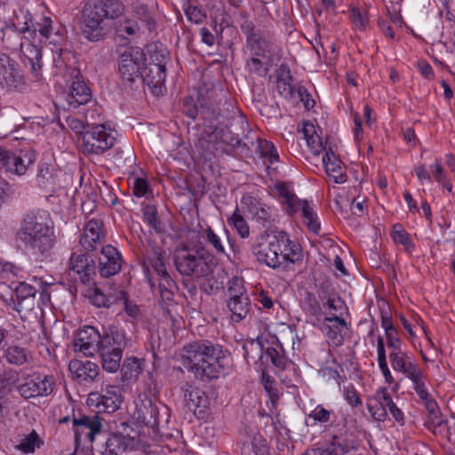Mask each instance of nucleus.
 <instances>
[{
    "label": "nucleus",
    "instance_id": "f257e3e1",
    "mask_svg": "<svg viewBox=\"0 0 455 455\" xmlns=\"http://www.w3.org/2000/svg\"><path fill=\"white\" fill-rule=\"evenodd\" d=\"M257 261L272 269L286 271L303 259L301 245L283 230H264L251 247Z\"/></svg>",
    "mask_w": 455,
    "mask_h": 455
},
{
    "label": "nucleus",
    "instance_id": "f03ea898",
    "mask_svg": "<svg viewBox=\"0 0 455 455\" xmlns=\"http://www.w3.org/2000/svg\"><path fill=\"white\" fill-rule=\"evenodd\" d=\"M217 98L216 90L212 88L200 89L197 92L196 100L192 96L183 99L182 113L192 119H196L199 116L215 140H221L233 147H241L242 138L238 133L231 134L232 132L225 124V116L219 108L221 99L218 100Z\"/></svg>",
    "mask_w": 455,
    "mask_h": 455
},
{
    "label": "nucleus",
    "instance_id": "7ed1b4c3",
    "mask_svg": "<svg viewBox=\"0 0 455 455\" xmlns=\"http://www.w3.org/2000/svg\"><path fill=\"white\" fill-rule=\"evenodd\" d=\"M224 357L222 346L209 339L187 343L180 350L183 367L202 382L219 379L224 368L221 362Z\"/></svg>",
    "mask_w": 455,
    "mask_h": 455
},
{
    "label": "nucleus",
    "instance_id": "20e7f679",
    "mask_svg": "<svg viewBox=\"0 0 455 455\" xmlns=\"http://www.w3.org/2000/svg\"><path fill=\"white\" fill-rule=\"evenodd\" d=\"M237 23L244 36L243 48L244 53L268 60L281 57V47L271 24L254 22L246 10L239 11Z\"/></svg>",
    "mask_w": 455,
    "mask_h": 455
},
{
    "label": "nucleus",
    "instance_id": "39448f33",
    "mask_svg": "<svg viewBox=\"0 0 455 455\" xmlns=\"http://www.w3.org/2000/svg\"><path fill=\"white\" fill-rule=\"evenodd\" d=\"M17 237L32 254L42 259L51 255L56 241L53 227L43 221L36 212H29L24 216Z\"/></svg>",
    "mask_w": 455,
    "mask_h": 455
},
{
    "label": "nucleus",
    "instance_id": "423d86ee",
    "mask_svg": "<svg viewBox=\"0 0 455 455\" xmlns=\"http://www.w3.org/2000/svg\"><path fill=\"white\" fill-rule=\"evenodd\" d=\"M209 256V252L203 246L195 247V250L185 247L175 254L174 264L181 275L201 278L212 273V265L207 260Z\"/></svg>",
    "mask_w": 455,
    "mask_h": 455
},
{
    "label": "nucleus",
    "instance_id": "0eeeda50",
    "mask_svg": "<svg viewBox=\"0 0 455 455\" xmlns=\"http://www.w3.org/2000/svg\"><path fill=\"white\" fill-rule=\"evenodd\" d=\"M102 420L103 419L98 413L73 416L76 454H79L80 450L82 451L92 450V442L95 435L101 430Z\"/></svg>",
    "mask_w": 455,
    "mask_h": 455
},
{
    "label": "nucleus",
    "instance_id": "6e6552de",
    "mask_svg": "<svg viewBox=\"0 0 455 455\" xmlns=\"http://www.w3.org/2000/svg\"><path fill=\"white\" fill-rule=\"evenodd\" d=\"M56 381L53 375L42 374L38 371L22 373L20 383L16 388L20 395L28 400L39 396H48L55 389Z\"/></svg>",
    "mask_w": 455,
    "mask_h": 455
},
{
    "label": "nucleus",
    "instance_id": "1a4fd4ad",
    "mask_svg": "<svg viewBox=\"0 0 455 455\" xmlns=\"http://www.w3.org/2000/svg\"><path fill=\"white\" fill-rule=\"evenodd\" d=\"M146 60V53L140 47L132 46L120 52L117 62L122 81L131 84L140 79Z\"/></svg>",
    "mask_w": 455,
    "mask_h": 455
},
{
    "label": "nucleus",
    "instance_id": "9d476101",
    "mask_svg": "<svg viewBox=\"0 0 455 455\" xmlns=\"http://www.w3.org/2000/svg\"><path fill=\"white\" fill-rule=\"evenodd\" d=\"M115 140L104 124H97L84 131L81 147L85 155H102L113 148Z\"/></svg>",
    "mask_w": 455,
    "mask_h": 455
},
{
    "label": "nucleus",
    "instance_id": "9b49d317",
    "mask_svg": "<svg viewBox=\"0 0 455 455\" xmlns=\"http://www.w3.org/2000/svg\"><path fill=\"white\" fill-rule=\"evenodd\" d=\"M80 29L90 42H100L108 33V23L85 2L80 12Z\"/></svg>",
    "mask_w": 455,
    "mask_h": 455
},
{
    "label": "nucleus",
    "instance_id": "f8f14e48",
    "mask_svg": "<svg viewBox=\"0 0 455 455\" xmlns=\"http://www.w3.org/2000/svg\"><path fill=\"white\" fill-rule=\"evenodd\" d=\"M68 270L76 274L83 283L89 284L96 275L95 261L91 253L74 249L69 258Z\"/></svg>",
    "mask_w": 455,
    "mask_h": 455
},
{
    "label": "nucleus",
    "instance_id": "ddd939ff",
    "mask_svg": "<svg viewBox=\"0 0 455 455\" xmlns=\"http://www.w3.org/2000/svg\"><path fill=\"white\" fill-rule=\"evenodd\" d=\"M0 86L16 92L26 88L24 77L15 68V61L3 52H0Z\"/></svg>",
    "mask_w": 455,
    "mask_h": 455
},
{
    "label": "nucleus",
    "instance_id": "4468645a",
    "mask_svg": "<svg viewBox=\"0 0 455 455\" xmlns=\"http://www.w3.org/2000/svg\"><path fill=\"white\" fill-rule=\"evenodd\" d=\"M35 161L34 152H22L17 156L0 148V170L4 168L6 172L19 176L23 175L34 164Z\"/></svg>",
    "mask_w": 455,
    "mask_h": 455
},
{
    "label": "nucleus",
    "instance_id": "2eb2a0df",
    "mask_svg": "<svg viewBox=\"0 0 455 455\" xmlns=\"http://www.w3.org/2000/svg\"><path fill=\"white\" fill-rule=\"evenodd\" d=\"M88 400L98 409V415L101 412L110 414L120 408L123 396L119 387L108 386L103 394L91 393Z\"/></svg>",
    "mask_w": 455,
    "mask_h": 455
},
{
    "label": "nucleus",
    "instance_id": "dca6fc26",
    "mask_svg": "<svg viewBox=\"0 0 455 455\" xmlns=\"http://www.w3.org/2000/svg\"><path fill=\"white\" fill-rule=\"evenodd\" d=\"M98 261V271L100 275L107 278L120 272L123 264V258L119 251L115 246L107 244L101 248Z\"/></svg>",
    "mask_w": 455,
    "mask_h": 455
},
{
    "label": "nucleus",
    "instance_id": "f3484780",
    "mask_svg": "<svg viewBox=\"0 0 455 455\" xmlns=\"http://www.w3.org/2000/svg\"><path fill=\"white\" fill-rule=\"evenodd\" d=\"M101 336L95 327L84 326L76 333L74 347L85 355L92 356L99 350Z\"/></svg>",
    "mask_w": 455,
    "mask_h": 455
},
{
    "label": "nucleus",
    "instance_id": "a211bd4d",
    "mask_svg": "<svg viewBox=\"0 0 455 455\" xmlns=\"http://www.w3.org/2000/svg\"><path fill=\"white\" fill-rule=\"evenodd\" d=\"M184 400L188 410L195 414H204L209 408L210 399L206 393L191 383H186L182 387Z\"/></svg>",
    "mask_w": 455,
    "mask_h": 455
},
{
    "label": "nucleus",
    "instance_id": "6ab92c4d",
    "mask_svg": "<svg viewBox=\"0 0 455 455\" xmlns=\"http://www.w3.org/2000/svg\"><path fill=\"white\" fill-rule=\"evenodd\" d=\"M86 3L107 23L119 19L124 13V5L120 0H89Z\"/></svg>",
    "mask_w": 455,
    "mask_h": 455
},
{
    "label": "nucleus",
    "instance_id": "aec40b11",
    "mask_svg": "<svg viewBox=\"0 0 455 455\" xmlns=\"http://www.w3.org/2000/svg\"><path fill=\"white\" fill-rule=\"evenodd\" d=\"M140 79L152 90L153 93L158 94L166 79V68L162 64L145 63Z\"/></svg>",
    "mask_w": 455,
    "mask_h": 455
},
{
    "label": "nucleus",
    "instance_id": "412c9836",
    "mask_svg": "<svg viewBox=\"0 0 455 455\" xmlns=\"http://www.w3.org/2000/svg\"><path fill=\"white\" fill-rule=\"evenodd\" d=\"M128 342L125 331L112 326L102 333L98 351L124 352Z\"/></svg>",
    "mask_w": 455,
    "mask_h": 455
},
{
    "label": "nucleus",
    "instance_id": "4be33fe9",
    "mask_svg": "<svg viewBox=\"0 0 455 455\" xmlns=\"http://www.w3.org/2000/svg\"><path fill=\"white\" fill-rule=\"evenodd\" d=\"M65 100L71 108H77L81 105L88 103L92 99V91L84 81L75 80L69 91L64 95Z\"/></svg>",
    "mask_w": 455,
    "mask_h": 455
},
{
    "label": "nucleus",
    "instance_id": "5701e85b",
    "mask_svg": "<svg viewBox=\"0 0 455 455\" xmlns=\"http://www.w3.org/2000/svg\"><path fill=\"white\" fill-rule=\"evenodd\" d=\"M347 328V324L345 319L338 315L325 316L323 320L322 331L335 346H340L343 344L344 339L341 331L343 329Z\"/></svg>",
    "mask_w": 455,
    "mask_h": 455
},
{
    "label": "nucleus",
    "instance_id": "b1692460",
    "mask_svg": "<svg viewBox=\"0 0 455 455\" xmlns=\"http://www.w3.org/2000/svg\"><path fill=\"white\" fill-rule=\"evenodd\" d=\"M242 204L248 206L252 218L263 227H270L274 221L271 210L266 204H261L252 196L243 197Z\"/></svg>",
    "mask_w": 455,
    "mask_h": 455
},
{
    "label": "nucleus",
    "instance_id": "393cba45",
    "mask_svg": "<svg viewBox=\"0 0 455 455\" xmlns=\"http://www.w3.org/2000/svg\"><path fill=\"white\" fill-rule=\"evenodd\" d=\"M389 360L392 368L395 371L403 373L408 379L413 377L414 374L421 370L419 364H417L411 357L403 351L390 353Z\"/></svg>",
    "mask_w": 455,
    "mask_h": 455
},
{
    "label": "nucleus",
    "instance_id": "a878e982",
    "mask_svg": "<svg viewBox=\"0 0 455 455\" xmlns=\"http://www.w3.org/2000/svg\"><path fill=\"white\" fill-rule=\"evenodd\" d=\"M69 369L75 371L76 379L81 383L92 382L99 375V366L91 361H71Z\"/></svg>",
    "mask_w": 455,
    "mask_h": 455
},
{
    "label": "nucleus",
    "instance_id": "bb28decb",
    "mask_svg": "<svg viewBox=\"0 0 455 455\" xmlns=\"http://www.w3.org/2000/svg\"><path fill=\"white\" fill-rule=\"evenodd\" d=\"M20 49L23 52L28 64L30 66L32 74L36 79L41 77L42 50L35 43H21Z\"/></svg>",
    "mask_w": 455,
    "mask_h": 455
},
{
    "label": "nucleus",
    "instance_id": "cd10ccee",
    "mask_svg": "<svg viewBox=\"0 0 455 455\" xmlns=\"http://www.w3.org/2000/svg\"><path fill=\"white\" fill-rule=\"evenodd\" d=\"M298 212H301L303 223L307 229L314 234H317L320 230V222L314 207L307 200L300 199L298 204H295L294 214Z\"/></svg>",
    "mask_w": 455,
    "mask_h": 455
},
{
    "label": "nucleus",
    "instance_id": "c85d7f7f",
    "mask_svg": "<svg viewBox=\"0 0 455 455\" xmlns=\"http://www.w3.org/2000/svg\"><path fill=\"white\" fill-rule=\"evenodd\" d=\"M355 448L353 443L347 438V430L346 426L339 433L332 434L331 441L326 449L331 455H345Z\"/></svg>",
    "mask_w": 455,
    "mask_h": 455
},
{
    "label": "nucleus",
    "instance_id": "c756f323",
    "mask_svg": "<svg viewBox=\"0 0 455 455\" xmlns=\"http://www.w3.org/2000/svg\"><path fill=\"white\" fill-rule=\"evenodd\" d=\"M323 164L329 177L332 178L335 183L346 182L347 176L343 172L342 162L338 159L332 151H327L323 156Z\"/></svg>",
    "mask_w": 455,
    "mask_h": 455
},
{
    "label": "nucleus",
    "instance_id": "7c9ffc66",
    "mask_svg": "<svg viewBox=\"0 0 455 455\" xmlns=\"http://www.w3.org/2000/svg\"><path fill=\"white\" fill-rule=\"evenodd\" d=\"M3 357L11 365L21 366L30 361L32 354L27 347L9 345L4 349Z\"/></svg>",
    "mask_w": 455,
    "mask_h": 455
},
{
    "label": "nucleus",
    "instance_id": "2f4dec72",
    "mask_svg": "<svg viewBox=\"0 0 455 455\" xmlns=\"http://www.w3.org/2000/svg\"><path fill=\"white\" fill-rule=\"evenodd\" d=\"M319 299L323 307H328L331 311H333L332 315H342L348 310L345 301L334 290L325 291L323 289L319 293Z\"/></svg>",
    "mask_w": 455,
    "mask_h": 455
},
{
    "label": "nucleus",
    "instance_id": "473e14b6",
    "mask_svg": "<svg viewBox=\"0 0 455 455\" xmlns=\"http://www.w3.org/2000/svg\"><path fill=\"white\" fill-rule=\"evenodd\" d=\"M144 360L137 357H126L120 365L121 378L123 381H135L142 372Z\"/></svg>",
    "mask_w": 455,
    "mask_h": 455
},
{
    "label": "nucleus",
    "instance_id": "72a5a7b5",
    "mask_svg": "<svg viewBox=\"0 0 455 455\" xmlns=\"http://www.w3.org/2000/svg\"><path fill=\"white\" fill-rule=\"evenodd\" d=\"M227 307L231 313V321L237 323L245 319L249 315L251 308V302L249 296L242 297L235 300L227 301Z\"/></svg>",
    "mask_w": 455,
    "mask_h": 455
},
{
    "label": "nucleus",
    "instance_id": "f704fd0d",
    "mask_svg": "<svg viewBox=\"0 0 455 455\" xmlns=\"http://www.w3.org/2000/svg\"><path fill=\"white\" fill-rule=\"evenodd\" d=\"M132 445V439H125V437L112 433L105 443L104 455H121Z\"/></svg>",
    "mask_w": 455,
    "mask_h": 455
},
{
    "label": "nucleus",
    "instance_id": "c9c22d12",
    "mask_svg": "<svg viewBox=\"0 0 455 455\" xmlns=\"http://www.w3.org/2000/svg\"><path fill=\"white\" fill-rule=\"evenodd\" d=\"M274 60L261 58V56L249 55L245 60V68L250 75L265 77L269 72Z\"/></svg>",
    "mask_w": 455,
    "mask_h": 455
},
{
    "label": "nucleus",
    "instance_id": "e433bc0d",
    "mask_svg": "<svg viewBox=\"0 0 455 455\" xmlns=\"http://www.w3.org/2000/svg\"><path fill=\"white\" fill-rule=\"evenodd\" d=\"M158 415V408L152 403L151 400L142 403L141 406L138 409V419L145 426L153 429L156 428L159 425Z\"/></svg>",
    "mask_w": 455,
    "mask_h": 455
},
{
    "label": "nucleus",
    "instance_id": "4c0bfd02",
    "mask_svg": "<svg viewBox=\"0 0 455 455\" xmlns=\"http://www.w3.org/2000/svg\"><path fill=\"white\" fill-rule=\"evenodd\" d=\"M9 306L19 314L20 317L25 321L31 316L36 315V299L34 298H28L20 300H13V296L11 295Z\"/></svg>",
    "mask_w": 455,
    "mask_h": 455
},
{
    "label": "nucleus",
    "instance_id": "58836bf2",
    "mask_svg": "<svg viewBox=\"0 0 455 455\" xmlns=\"http://www.w3.org/2000/svg\"><path fill=\"white\" fill-rule=\"evenodd\" d=\"M375 396L378 397V399H379L380 401H382L385 409H388L390 414L393 416L395 420L401 426H403L405 423L403 412L394 403L386 387H381L378 389Z\"/></svg>",
    "mask_w": 455,
    "mask_h": 455
},
{
    "label": "nucleus",
    "instance_id": "ea45409f",
    "mask_svg": "<svg viewBox=\"0 0 455 455\" xmlns=\"http://www.w3.org/2000/svg\"><path fill=\"white\" fill-rule=\"evenodd\" d=\"M19 372L12 368H5L0 371V395L6 396L17 387Z\"/></svg>",
    "mask_w": 455,
    "mask_h": 455
},
{
    "label": "nucleus",
    "instance_id": "a19ab883",
    "mask_svg": "<svg viewBox=\"0 0 455 455\" xmlns=\"http://www.w3.org/2000/svg\"><path fill=\"white\" fill-rule=\"evenodd\" d=\"M177 285L172 277H167L158 283L160 302L163 307H168L174 304V290Z\"/></svg>",
    "mask_w": 455,
    "mask_h": 455
},
{
    "label": "nucleus",
    "instance_id": "79ce46f5",
    "mask_svg": "<svg viewBox=\"0 0 455 455\" xmlns=\"http://www.w3.org/2000/svg\"><path fill=\"white\" fill-rule=\"evenodd\" d=\"M101 358L102 368L108 372H116L120 368L124 352L97 351Z\"/></svg>",
    "mask_w": 455,
    "mask_h": 455
},
{
    "label": "nucleus",
    "instance_id": "37998d69",
    "mask_svg": "<svg viewBox=\"0 0 455 455\" xmlns=\"http://www.w3.org/2000/svg\"><path fill=\"white\" fill-rule=\"evenodd\" d=\"M243 278L238 276L231 277L227 283V301L235 300L240 298L248 297Z\"/></svg>",
    "mask_w": 455,
    "mask_h": 455
},
{
    "label": "nucleus",
    "instance_id": "c03bdc74",
    "mask_svg": "<svg viewBox=\"0 0 455 455\" xmlns=\"http://www.w3.org/2000/svg\"><path fill=\"white\" fill-rule=\"evenodd\" d=\"M266 356L277 369L283 371L286 368L288 360L280 343L276 344V347H267L266 350Z\"/></svg>",
    "mask_w": 455,
    "mask_h": 455
},
{
    "label": "nucleus",
    "instance_id": "a18cd8bd",
    "mask_svg": "<svg viewBox=\"0 0 455 455\" xmlns=\"http://www.w3.org/2000/svg\"><path fill=\"white\" fill-rule=\"evenodd\" d=\"M392 238L394 242L397 244L403 245L404 249L408 252H411L415 244L410 237L409 233L403 228L401 224H395L392 229Z\"/></svg>",
    "mask_w": 455,
    "mask_h": 455
},
{
    "label": "nucleus",
    "instance_id": "49530a36",
    "mask_svg": "<svg viewBox=\"0 0 455 455\" xmlns=\"http://www.w3.org/2000/svg\"><path fill=\"white\" fill-rule=\"evenodd\" d=\"M275 188L281 197L284 199L286 204L285 211L289 215L294 214L295 204L300 200L297 196L290 190L288 185L281 182L275 185Z\"/></svg>",
    "mask_w": 455,
    "mask_h": 455
},
{
    "label": "nucleus",
    "instance_id": "de8ad7c7",
    "mask_svg": "<svg viewBox=\"0 0 455 455\" xmlns=\"http://www.w3.org/2000/svg\"><path fill=\"white\" fill-rule=\"evenodd\" d=\"M88 298L92 305L97 307H109L117 298L112 295H106L102 291L94 286L88 291Z\"/></svg>",
    "mask_w": 455,
    "mask_h": 455
},
{
    "label": "nucleus",
    "instance_id": "09e8293b",
    "mask_svg": "<svg viewBox=\"0 0 455 455\" xmlns=\"http://www.w3.org/2000/svg\"><path fill=\"white\" fill-rule=\"evenodd\" d=\"M424 405L428 412V419L427 421L428 427H442L443 426V420L442 419L440 409L437 403L431 398L425 402Z\"/></svg>",
    "mask_w": 455,
    "mask_h": 455
},
{
    "label": "nucleus",
    "instance_id": "8fccbe9b",
    "mask_svg": "<svg viewBox=\"0 0 455 455\" xmlns=\"http://www.w3.org/2000/svg\"><path fill=\"white\" fill-rule=\"evenodd\" d=\"M143 220L156 233L164 232V227L155 205L148 204L143 208Z\"/></svg>",
    "mask_w": 455,
    "mask_h": 455
},
{
    "label": "nucleus",
    "instance_id": "3c124183",
    "mask_svg": "<svg viewBox=\"0 0 455 455\" xmlns=\"http://www.w3.org/2000/svg\"><path fill=\"white\" fill-rule=\"evenodd\" d=\"M228 222L229 225L233 226L236 230L237 234L243 239L248 238L250 235V228L245 220V219L242 216L239 210H236L233 212V214L228 219Z\"/></svg>",
    "mask_w": 455,
    "mask_h": 455
},
{
    "label": "nucleus",
    "instance_id": "603ef678",
    "mask_svg": "<svg viewBox=\"0 0 455 455\" xmlns=\"http://www.w3.org/2000/svg\"><path fill=\"white\" fill-rule=\"evenodd\" d=\"M258 148L261 157L267 159L270 164L279 161L277 149L271 141L259 139Z\"/></svg>",
    "mask_w": 455,
    "mask_h": 455
},
{
    "label": "nucleus",
    "instance_id": "864d4df0",
    "mask_svg": "<svg viewBox=\"0 0 455 455\" xmlns=\"http://www.w3.org/2000/svg\"><path fill=\"white\" fill-rule=\"evenodd\" d=\"M203 237L212 246L216 254L226 255L225 247L221 242V238L214 230L208 227L203 231Z\"/></svg>",
    "mask_w": 455,
    "mask_h": 455
},
{
    "label": "nucleus",
    "instance_id": "5fc2aeb1",
    "mask_svg": "<svg viewBox=\"0 0 455 455\" xmlns=\"http://www.w3.org/2000/svg\"><path fill=\"white\" fill-rule=\"evenodd\" d=\"M42 441L36 431H32L28 434L21 442L16 446V448L23 453H32L35 451L36 447H40Z\"/></svg>",
    "mask_w": 455,
    "mask_h": 455
},
{
    "label": "nucleus",
    "instance_id": "6e6d98bb",
    "mask_svg": "<svg viewBox=\"0 0 455 455\" xmlns=\"http://www.w3.org/2000/svg\"><path fill=\"white\" fill-rule=\"evenodd\" d=\"M304 137L307 140V144L310 149V151L314 155H318L323 150V143L321 138L315 134L314 126L310 125L309 128L304 127Z\"/></svg>",
    "mask_w": 455,
    "mask_h": 455
},
{
    "label": "nucleus",
    "instance_id": "4d7b16f0",
    "mask_svg": "<svg viewBox=\"0 0 455 455\" xmlns=\"http://www.w3.org/2000/svg\"><path fill=\"white\" fill-rule=\"evenodd\" d=\"M149 60L150 64H162L166 68L169 52L162 44L160 46L156 44L154 50H149Z\"/></svg>",
    "mask_w": 455,
    "mask_h": 455
},
{
    "label": "nucleus",
    "instance_id": "13d9d810",
    "mask_svg": "<svg viewBox=\"0 0 455 455\" xmlns=\"http://www.w3.org/2000/svg\"><path fill=\"white\" fill-rule=\"evenodd\" d=\"M116 30L120 36H135L139 30V25L135 20H125L124 21L119 20L116 24Z\"/></svg>",
    "mask_w": 455,
    "mask_h": 455
},
{
    "label": "nucleus",
    "instance_id": "bf43d9fd",
    "mask_svg": "<svg viewBox=\"0 0 455 455\" xmlns=\"http://www.w3.org/2000/svg\"><path fill=\"white\" fill-rule=\"evenodd\" d=\"M367 408L371 417L378 421H385L387 417V412L382 403V401L376 397L374 403H368Z\"/></svg>",
    "mask_w": 455,
    "mask_h": 455
},
{
    "label": "nucleus",
    "instance_id": "052dcab7",
    "mask_svg": "<svg viewBox=\"0 0 455 455\" xmlns=\"http://www.w3.org/2000/svg\"><path fill=\"white\" fill-rule=\"evenodd\" d=\"M14 294L15 298H13V300L34 298L36 295V289L28 283L21 282L15 287Z\"/></svg>",
    "mask_w": 455,
    "mask_h": 455
},
{
    "label": "nucleus",
    "instance_id": "680f3d73",
    "mask_svg": "<svg viewBox=\"0 0 455 455\" xmlns=\"http://www.w3.org/2000/svg\"><path fill=\"white\" fill-rule=\"evenodd\" d=\"M150 264L154 270L156 272L159 277V282L163 281L165 278L167 279V277H171V275L167 272L164 259V255L162 253H156V256L151 259Z\"/></svg>",
    "mask_w": 455,
    "mask_h": 455
},
{
    "label": "nucleus",
    "instance_id": "e2e57ef3",
    "mask_svg": "<svg viewBox=\"0 0 455 455\" xmlns=\"http://www.w3.org/2000/svg\"><path fill=\"white\" fill-rule=\"evenodd\" d=\"M26 21L23 26L19 28L20 34L22 35V38L27 40L28 43H35L36 37L37 36V28L36 25L33 23L31 18L26 17Z\"/></svg>",
    "mask_w": 455,
    "mask_h": 455
},
{
    "label": "nucleus",
    "instance_id": "0e129e2a",
    "mask_svg": "<svg viewBox=\"0 0 455 455\" xmlns=\"http://www.w3.org/2000/svg\"><path fill=\"white\" fill-rule=\"evenodd\" d=\"M332 411L325 409L322 404H318L313 411L308 414V418L313 419L315 422L327 423L330 421Z\"/></svg>",
    "mask_w": 455,
    "mask_h": 455
},
{
    "label": "nucleus",
    "instance_id": "69168bd1",
    "mask_svg": "<svg viewBox=\"0 0 455 455\" xmlns=\"http://www.w3.org/2000/svg\"><path fill=\"white\" fill-rule=\"evenodd\" d=\"M261 381L264 388L274 403L278 399V390L275 387V380L269 375L262 373Z\"/></svg>",
    "mask_w": 455,
    "mask_h": 455
},
{
    "label": "nucleus",
    "instance_id": "338daca9",
    "mask_svg": "<svg viewBox=\"0 0 455 455\" xmlns=\"http://www.w3.org/2000/svg\"><path fill=\"white\" fill-rule=\"evenodd\" d=\"M251 445L255 455H270L267 441L260 435L252 436Z\"/></svg>",
    "mask_w": 455,
    "mask_h": 455
},
{
    "label": "nucleus",
    "instance_id": "774afa93",
    "mask_svg": "<svg viewBox=\"0 0 455 455\" xmlns=\"http://www.w3.org/2000/svg\"><path fill=\"white\" fill-rule=\"evenodd\" d=\"M251 445L255 455H270L267 441L260 435L252 436Z\"/></svg>",
    "mask_w": 455,
    "mask_h": 455
}]
</instances>
